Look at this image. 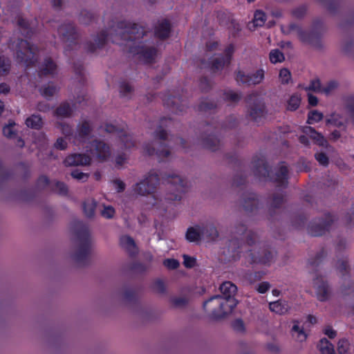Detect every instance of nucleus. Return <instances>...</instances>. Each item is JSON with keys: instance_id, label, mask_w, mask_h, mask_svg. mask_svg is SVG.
<instances>
[{"instance_id": "obj_1", "label": "nucleus", "mask_w": 354, "mask_h": 354, "mask_svg": "<svg viewBox=\"0 0 354 354\" xmlns=\"http://www.w3.org/2000/svg\"><path fill=\"white\" fill-rule=\"evenodd\" d=\"M115 37H111V41L120 46L125 45L128 47V52L134 55H138L145 64H151L154 62L157 55L156 47H147L144 37L147 31L142 26L129 21L122 20L113 26Z\"/></svg>"}, {"instance_id": "obj_2", "label": "nucleus", "mask_w": 354, "mask_h": 354, "mask_svg": "<svg viewBox=\"0 0 354 354\" xmlns=\"http://www.w3.org/2000/svg\"><path fill=\"white\" fill-rule=\"evenodd\" d=\"M221 295H214L203 302V308L208 313L210 319L219 320L232 313L236 303L232 299L237 291V287L231 281H227L220 286Z\"/></svg>"}, {"instance_id": "obj_3", "label": "nucleus", "mask_w": 354, "mask_h": 354, "mask_svg": "<svg viewBox=\"0 0 354 354\" xmlns=\"http://www.w3.org/2000/svg\"><path fill=\"white\" fill-rule=\"evenodd\" d=\"M254 175L259 180H269L276 184L277 187L286 189L288 185L289 170L285 162L272 174L264 158H254L252 160Z\"/></svg>"}, {"instance_id": "obj_4", "label": "nucleus", "mask_w": 354, "mask_h": 354, "mask_svg": "<svg viewBox=\"0 0 354 354\" xmlns=\"http://www.w3.org/2000/svg\"><path fill=\"white\" fill-rule=\"evenodd\" d=\"M74 235L80 241L77 251L73 254V260L78 264L87 265L91 251V237L88 226L81 221H74L72 224Z\"/></svg>"}, {"instance_id": "obj_5", "label": "nucleus", "mask_w": 354, "mask_h": 354, "mask_svg": "<svg viewBox=\"0 0 354 354\" xmlns=\"http://www.w3.org/2000/svg\"><path fill=\"white\" fill-rule=\"evenodd\" d=\"M170 118H162L160 120V125L153 133L154 140L151 144H146L144 146V151L148 156L156 155L160 161L163 160L170 155L168 145L166 144L167 140V133L163 127L167 123H171Z\"/></svg>"}, {"instance_id": "obj_6", "label": "nucleus", "mask_w": 354, "mask_h": 354, "mask_svg": "<svg viewBox=\"0 0 354 354\" xmlns=\"http://www.w3.org/2000/svg\"><path fill=\"white\" fill-rule=\"evenodd\" d=\"M234 233L240 236V238L234 236L228 242L227 247V252L228 260H236L240 258V254L242 252V247L243 239L246 238V243L249 246H252L255 243L257 239V234L252 231H247L245 224L238 223L234 227Z\"/></svg>"}, {"instance_id": "obj_7", "label": "nucleus", "mask_w": 354, "mask_h": 354, "mask_svg": "<svg viewBox=\"0 0 354 354\" xmlns=\"http://www.w3.org/2000/svg\"><path fill=\"white\" fill-rule=\"evenodd\" d=\"M15 43L17 62L24 64L26 67L35 66L38 62L37 48L23 39H17Z\"/></svg>"}, {"instance_id": "obj_8", "label": "nucleus", "mask_w": 354, "mask_h": 354, "mask_svg": "<svg viewBox=\"0 0 354 354\" xmlns=\"http://www.w3.org/2000/svg\"><path fill=\"white\" fill-rule=\"evenodd\" d=\"M169 192L166 194L165 199L167 202L179 201L183 194L187 191V181L180 176L175 174H168L165 176Z\"/></svg>"}, {"instance_id": "obj_9", "label": "nucleus", "mask_w": 354, "mask_h": 354, "mask_svg": "<svg viewBox=\"0 0 354 354\" xmlns=\"http://www.w3.org/2000/svg\"><path fill=\"white\" fill-rule=\"evenodd\" d=\"M245 101L248 108L247 117L254 122H260L266 113L265 104L259 99L255 93L248 94Z\"/></svg>"}, {"instance_id": "obj_10", "label": "nucleus", "mask_w": 354, "mask_h": 354, "mask_svg": "<svg viewBox=\"0 0 354 354\" xmlns=\"http://www.w3.org/2000/svg\"><path fill=\"white\" fill-rule=\"evenodd\" d=\"M57 32L62 41L68 43L64 49L66 55L79 46V33L73 23H65L61 25L58 28Z\"/></svg>"}, {"instance_id": "obj_11", "label": "nucleus", "mask_w": 354, "mask_h": 354, "mask_svg": "<svg viewBox=\"0 0 354 354\" xmlns=\"http://www.w3.org/2000/svg\"><path fill=\"white\" fill-rule=\"evenodd\" d=\"M335 218L330 213L324 214L321 218H315L308 226V232L313 236H320L328 232Z\"/></svg>"}, {"instance_id": "obj_12", "label": "nucleus", "mask_w": 354, "mask_h": 354, "mask_svg": "<svg viewBox=\"0 0 354 354\" xmlns=\"http://www.w3.org/2000/svg\"><path fill=\"white\" fill-rule=\"evenodd\" d=\"M159 182L158 175L156 172L150 171L143 180L133 186V190L136 194L147 196L154 193Z\"/></svg>"}, {"instance_id": "obj_13", "label": "nucleus", "mask_w": 354, "mask_h": 354, "mask_svg": "<svg viewBox=\"0 0 354 354\" xmlns=\"http://www.w3.org/2000/svg\"><path fill=\"white\" fill-rule=\"evenodd\" d=\"M203 128L204 131L201 136L203 147L212 151H217L221 145V140L217 135V127L206 123Z\"/></svg>"}, {"instance_id": "obj_14", "label": "nucleus", "mask_w": 354, "mask_h": 354, "mask_svg": "<svg viewBox=\"0 0 354 354\" xmlns=\"http://www.w3.org/2000/svg\"><path fill=\"white\" fill-rule=\"evenodd\" d=\"M322 26V20L317 19L313 21V30H304L295 24H290L289 28L292 30H297L299 39L302 42L313 44L319 39V29Z\"/></svg>"}, {"instance_id": "obj_15", "label": "nucleus", "mask_w": 354, "mask_h": 354, "mask_svg": "<svg viewBox=\"0 0 354 354\" xmlns=\"http://www.w3.org/2000/svg\"><path fill=\"white\" fill-rule=\"evenodd\" d=\"M265 72L263 69H258L253 73H247L242 70L235 71L234 79L239 85L247 86L259 84L264 79Z\"/></svg>"}, {"instance_id": "obj_16", "label": "nucleus", "mask_w": 354, "mask_h": 354, "mask_svg": "<svg viewBox=\"0 0 354 354\" xmlns=\"http://www.w3.org/2000/svg\"><path fill=\"white\" fill-rule=\"evenodd\" d=\"M160 98L162 100L164 106L175 114H180L185 112L188 108L186 101L180 95L176 96L163 94Z\"/></svg>"}, {"instance_id": "obj_17", "label": "nucleus", "mask_w": 354, "mask_h": 354, "mask_svg": "<svg viewBox=\"0 0 354 354\" xmlns=\"http://www.w3.org/2000/svg\"><path fill=\"white\" fill-rule=\"evenodd\" d=\"M93 127L90 121L84 120L76 127V132L73 136V143L80 146L86 142L92 133Z\"/></svg>"}, {"instance_id": "obj_18", "label": "nucleus", "mask_w": 354, "mask_h": 354, "mask_svg": "<svg viewBox=\"0 0 354 354\" xmlns=\"http://www.w3.org/2000/svg\"><path fill=\"white\" fill-rule=\"evenodd\" d=\"M86 151L102 160H106L111 156L108 145L101 140H93L86 147Z\"/></svg>"}, {"instance_id": "obj_19", "label": "nucleus", "mask_w": 354, "mask_h": 354, "mask_svg": "<svg viewBox=\"0 0 354 354\" xmlns=\"http://www.w3.org/2000/svg\"><path fill=\"white\" fill-rule=\"evenodd\" d=\"M249 262L251 264L257 263L266 266H270L274 259V255L268 248H260L256 255L252 250L248 252Z\"/></svg>"}, {"instance_id": "obj_20", "label": "nucleus", "mask_w": 354, "mask_h": 354, "mask_svg": "<svg viewBox=\"0 0 354 354\" xmlns=\"http://www.w3.org/2000/svg\"><path fill=\"white\" fill-rule=\"evenodd\" d=\"M104 130L107 133H117L125 149H131L135 146L136 142L133 137L128 134L124 129H120L111 124H106Z\"/></svg>"}, {"instance_id": "obj_21", "label": "nucleus", "mask_w": 354, "mask_h": 354, "mask_svg": "<svg viewBox=\"0 0 354 354\" xmlns=\"http://www.w3.org/2000/svg\"><path fill=\"white\" fill-rule=\"evenodd\" d=\"M91 158L85 153H72L66 157L64 163L67 167L86 166L90 165Z\"/></svg>"}, {"instance_id": "obj_22", "label": "nucleus", "mask_w": 354, "mask_h": 354, "mask_svg": "<svg viewBox=\"0 0 354 354\" xmlns=\"http://www.w3.org/2000/svg\"><path fill=\"white\" fill-rule=\"evenodd\" d=\"M171 32V25L170 21L164 19L158 21L154 28V35L159 39L165 40L170 36Z\"/></svg>"}, {"instance_id": "obj_23", "label": "nucleus", "mask_w": 354, "mask_h": 354, "mask_svg": "<svg viewBox=\"0 0 354 354\" xmlns=\"http://www.w3.org/2000/svg\"><path fill=\"white\" fill-rule=\"evenodd\" d=\"M108 39L109 35L107 33V31L102 30L96 35L94 39L95 42H87L86 44L85 48L88 53H95L97 49L103 48Z\"/></svg>"}, {"instance_id": "obj_24", "label": "nucleus", "mask_w": 354, "mask_h": 354, "mask_svg": "<svg viewBox=\"0 0 354 354\" xmlns=\"http://www.w3.org/2000/svg\"><path fill=\"white\" fill-rule=\"evenodd\" d=\"M314 285L316 288V294L318 300L325 301L329 297L328 286L322 277H317L314 279Z\"/></svg>"}, {"instance_id": "obj_25", "label": "nucleus", "mask_w": 354, "mask_h": 354, "mask_svg": "<svg viewBox=\"0 0 354 354\" xmlns=\"http://www.w3.org/2000/svg\"><path fill=\"white\" fill-rule=\"evenodd\" d=\"M120 246L129 254L130 257H135L138 249L134 240L128 235L122 236L120 239Z\"/></svg>"}, {"instance_id": "obj_26", "label": "nucleus", "mask_w": 354, "mask_h": 354, "mask_svg": "<svg viewBox=\"0 0 354 354\" xmlns=\"http://www.w3.org/2000/svg\"><path fill=\"white\" fill-rule=\"evenodd\" d=\"M243 207L248 212H253L259 208V199L254 193H249L243 198Z\"/></svg>"}, {"instance_id": "obj_27", "label": "nucleus", "mask_w": 354, "mask_h": 354, "mask_svg": "<svg viewBox=\"0 0 354 354\" xmlns=\"http://www.w3.org/2000/svg\"><path fill=\"white\" fill-rule=\"evenodd\" d=\"M57 68L56 63L50 57H46L39 68L38 75L40 77L53 75Z\"/></svg>"}, {"instance_id": "obj_28", "label": "nucleus", "mask_w": 354, "mask_h": 354, "mask_svg": "<svg viewBox=\"0 0 354 354\" xmlns=\"http://www.w3.org/2000/svg\"><path fill=\"white\" fill-rule=\"evenodd\" d=\"M303 132L305 134L308 135L310 138L314 140L316 145L320 147H327L328 141L326 139L321 133L316 131L313 127L306 126L303 128Z\"/></svg>"}, {"instance_id": "obj_29", "label": "nucleus", "mask_w": 354, "mask_h": 354, "mask_svg": "<svg viewBox=\"0 0 354 354\" xmlns=\"http://www.w3.org/2000/svg\"><path fill=\"white\" fill-rule=\"evenodd\" d=\"M218 236V232L213 223L202 224V237L207 241H214Z\"/></svg>"}, {"instance_id": "obj_30", "label": "nucleus", "mask_w": 354, "mask_h": 354, "mask_svg": "<svg viewBox=\"0 0 354 354\" xmlns=\"http://www.w3.org/2000/svg\"><path fill=\"white\" fill-rule=\"evenodd\" d=\"M185 237L189 242H196L200 241L201 239H203L202 225H196V227H188Z\"/></svg>"}, {"instance_id": "obj_31", "label": "nucleus", "mask_w": 354, "mask_h": 354, "mask_svg": "<svg viewBox=\"0 0 354 354\" xmlns=\"http://www.w3.org/2000/svg\"><path fill=\"white\" fill-rule=\"evenodd\" d=\"M269 308L271 311L275 313L283 315L288 312L290 306L287 301L280 299L277 301L270 302Z\"/></svg>"}, {"instance_id": "obj_32", "label": "nucleus", "mask_w": 354, "mask_h": 354, "mask_svg": "<svg viewBox=\"0 0 354 354\" xmlns=\"http://www.w3.org/2000/svg\"><path fill=\"white\" fill-rule=\"evenodd\" d=\"M26 125L30 129H40L43 126V120L39 114H32L25 121Z\"/></svg>"}, {"instance_id": "obj_33", "label": "nucleus", "mask_w": 354, "mask_h": 354, "mask_svg": "<svg viewBox=\"0 0 354 354\" xmlns=\"http://www.w3.org/2000/svg\"><path fill=\"white\" fill-rule=\"evenodd\" d=\"M17 25L23 31L22 34L26 37L30 38L32 37L34 30L27 19L23 18L22 17H19L17 19Z\"/></svg>"}, {"instance_id": "obj_34", "label": "nucleus", "mask_w": 354, "mask_h": 354, "mask_svg": "<svg viewBox=\"0 0 354 354\" xmlns=\"http://www.w3.org/2000/svg\"><path fill=\"white\" fill-rule=\"evenodd\" d=\"M97 203L94 199L88 198L82 203V208L85 216L88 218H92L94 216Z\"/></svg>"}, {"instance_id": "obj_35", "label": "nucleus", "mask_w": 354, "mask_h": 354, "mask_svg": "<svg viewBox=\"0 0 354 354\" xmlns=\"http://www.w3.org/2000/svg\"><path fill=\"white\" fill-rule=\"evenodd\" d=\"M73 110L69 103L65 102L61 103L55 109V114L57 117L68 118L71 115Z\"/></svg>"}, {"instance_id": "obj_36", "label": "nucleus", "mask_w": 354, "mask_h": 354, "mask_svg": "<svg viewBox=\"0 0 354 354\" xmlns=\"http://www.w3.org/2000/svg\"><path fill=\"white\" fill-rule=\"evenodd\" d=\"M317 347L321 354H335L334 346L325 337L320 339Z\"/></svg>"}, {"instance_id": "obj_37", "label": "nucleus", "mask_w": 354, "mask_h": 354, "mask_svg": "<svg viewBox=\"0 0 354 354\" xmlns=\"http://www.w3.org/2000/svg\"><path fill=\"white\" fill-rule=\"evenodd\" d=\"M216 19L221 26H227L233 21L231 13L226 10L216 11Z\"/></svg>"}, {"instance_id": "obj_38", "label": "nucleus", "mask_w": 354, "mask_h": 354, "mask_svg": "<svg viewBox=\"0 0 354 354\" xmlns=\"http://www.w3.org/2000/svg\"><path fill=\"white\" fill-rule=\"evenodd\" d=\"M230 63H227L226 59L224 58L223 55H220L219 57L213 59L211 62V70L213 72H216L223 69L225 66L230 65Z\"/></svg>"}, {"instance_id": "obj_39", "label": "nucleus", "mask_w": 354, "mask_h": 354, "mask_svg": "<svg viewBox=\"0 0 354 354\" xmlns=\"http://www.w3.org/2000/svg\"><path fill=\"white\" fill-rule=\"evenodd\" d=\"M11 68L10 59L0 53V76H6Z\"/></svg>"}, {"instance_id": "obj_40", "label": "nucleus", "mask_w": 354, "mask_h": 354, "mask_svg": "<svg viewBox=\"0 0 354 354\" xmlns=\"http://www.w3.org/2000/svg\"><path fill=\"white\" fill-rule=\"evenodd\" d=\"M337 270L344 279L350 277V267L346 259L338 261Z\"/></svg>"}, {"instance_id": "obj_41", "label": "nucleus", "mask_w": 354, "mask_h": 354, "mask_svg": "<svg viewBox=\"0 0 354 354\" xmlns=\"http://www.w3.org/2000/svg\"><path fill=\"white\" fill-rule=\"evenodd\" d=\"M217 104L214 101L203 100L201 102L198 106V111L200 112H211L216 109Z\"/></svg>"}, {"instance_id": "obj_42", "label": "nucleus", "mask_w": 354, "mask_h": 354, "mask_svg": "<svg viewBox=\"0 0 354 354\" xmlns=\"http://www.w3.org/2000/svg\"><path fill=\"white\" fill-rule=\"evenodd\" d=\"M266 21V13L261 10H257L254 14L253 25L254 27H261Z\"/></svg>"}, {"instance_id": "obj_43", "label": "nucleus", "mask_w": 354, "mask_h": 354, "mask_svg": "<svg viewBox=\"0 0 354 354\" xmlns=\"http://www.w3.org/2000/svg\"><path fill=\"white\" fill-rule=\"evenodd\" d=\"M119 88L120 96L122 97H129L133 91V88L131 84L125 81H122L120 83Z\"/></svg>"}, {"instance_id": "obj_44", "label": "nucleus", "mask_w": 354, "mask_h": 354, "mask_svg": "<svg viewBox=\"0 0 354 354\" xmlns=\"http://www.w3.org/2000/svg\"><path fill=\"white\" fill-rule=\"evenodd\" d=\"M284 202V197L282 194H274L272 195L270 202V212L272 209L281 207Z\"/></svg>"}, {"instance_id": "obj_45", "label": "nucleus", "mask_w": 354, "mask_h": 354, "mask_svg": "<svg viewBox=\"0 0 354 354\" xmlns=\"http://www.w3.org/2000/svg\"><path fill=\"white\" fill-rule=\"evenodd\" d=\"M270 60L272 63H281L282 62L285 57L283 53L279 49L272 50L269 55Z\"/></svg>"}, {"instance_id": "obj_46", "label": "nucleus", "mask_w": 354, "mask_h": 354, "mask_svg": "<svg viewBox=\"0 0 354 354\" xmlns=\"http://www.w3.org/2000/svg\"><path fill=\"white\" fill-rule=\"evenodd\" d=\"M15 126V122L13 121H10L8 124L3 127L2 131L3 135L8 138H14L17 135V133L14 129Z\"/></svg>"}, {"instance_id": "obj_47", "label": "nucleus", "mask_w": 354, "mask_h": 354, "mask_svg": "<svg viewBox=\"0 0 354 354\" xmlns=\"http://www.w3.org/2000/svg\"><path fill=\"white\" fill-rule=\"evenodd\" d=\"M301 102L300 97L297 95H292L288 101L287 109L291 111H296Z\"/></svg>"}, {"instance_id": "obj_48", "label": "nucleus", "mask_w": 354, "mask_h": 354, "mask_svg": "<svg viewBox=\"0 0 354 354\" xmlns=\"http://www.w3.org/2000/svg\"><path fill=\"white\" fill-rule=\"evenodd\" d=\"M326 252L324 248H322L314 258L309 259V264L313 267L317 266L326 257Z\"/></svg>"}, {"instance_id": "obj_49", "label": "nucleus", "mask_w": 354, "mask_h": 354, "mask_svg": "<svg viewBox=\"0 0 354 354\" xmlns=\"http://www.w3.org/2000/svg\"><path fill=\"white\" fill-rule=\"evenodd\" d=\"M323 114L321 112L317 111H311L308 114L307 123L309 124H313L314 123L318 122L323 119Z\"/></svg>"}, {"instance_id": "obj_50", "label": "nucleus", "mask_w": 354, "mask_h": 354, "mask_svg": "<svg viewBox=\"0 0 354 354\" xmlns=\"http://www.w3.org/2000/svg\"><path fill=\"white\" fill-rule=\"evenodd\" d=\"M53 190L62 196H66L68 191L67 185L64 183L60 181H56L55 183Z\"/></svg>"}, {"instance_id": "obj_51", "label": "nucleus", "mask_w": 354, "mask_h": 354, "mask_svg": "<svg viewBox=\"0 0 354 354\" xmlns=\"http://www.w3.org/2000/svg\"><path fill=\"white\" fill-rule=\"evenodd\" d=\"M323 3L326 9L331 13H335L339 8V3L337 0H317Z\"/></svg>"}, {"instance_id": "obj_52", "label": "nucleus", "mask_w": 354, "mask_h": 354, "mask_svg": "<svg viewBox=\"0 0 354 354\" xmlns=\"http://www.w3.org/2000/svg\"><path fill=\"white\" fill-rule=\"evenodd\" d=\"M58 125L61 132L65 136L66 138H68L69 140H71V137L73 138V129L70 124L64 122H60L58 124Z\"/></svg>"}, {"instance_id": "obj_53", "label": "nucleus", "mask_w": 354, "mask_h": 354, "mask_svg": "<svg viewBox=\"0 0 354 354\" xmlns=\"http://www.w3.org/2000/svg\"><path fill=\"white\" fill-rule=\"evenodd\" d=\"M307 221V218L304 214H298L293 217L292 220V226L297 229L304 227L305 223Z\"/></svg>"}, {"instance_id": "obj_54", "label": "nucleus", "mask_w": 354, "mask_h": 354, "mask_svg": "<svg viewBox=\"0 0 354 354\" xmlns=\"http://www.w3.org/2000/svg\"><path fill=\"white\" fill-rule=\"evenodd\" d=\"M57 88L56 86L53 84H48L45 86L41 91V95L47 98L50 99L56 93Z\"/></svg>"}, {"instance_id": "obj_55", "label": "nucleus", "mask_w": 354, "mask_h": 354, "mask_svg": "<svg viewBox=\"0 0 354 354\" xmlns=\"http://www.w3.org/2000/svg\"><path fill=\"white\" fill-rule=\"evenodd\" d=\"M223 95L225 101H230L232 102H238L241 98V94L235 93L233 91H225Z\"/></svg>"}, {"instance_id": "obj_56", "label": "nucleus", "mask_w": 354, "mask_h": 354, "mask_svg": "<svg viewBox=\"0 0 354 354\" xmlns=\"http://www.w3.org/2000/svg\"><path fill=\"white\" fill-rule=\"evenodd\" d=\"M94 18H95V17H94L93 13H92L90 11L85 10H82L80 12V20L81 21V22H82L85 24H88L91 22H92L93 20L94 19Z\"/></svg>"}, {"instance_id": "obj_57", "label": "nucleus", "mask_w": 354, "mask_h": 354, "mask_svg": "<svg viewBox=\"0 0 354 354\" xmlns=\"http://www.w3.org/2000/svg\"><path fill=\"white\" fill-rule=\"evenodd\" d=\"M315 160L319 162V165L327 167L329 164V158L326 153L317 152L315 154Z\"/></svg>"}, {"instance_id": "obj_58", "label": "nucleus", "mask_w": 354, "mask_h": 354, "mask_svg": "<svg viewBox=\"0 0 354 354\" xmlns=\"http://www.w3.org/2000/svg\"><path fill=\"white\" fill-rule=\"evenodd\" d=\"M349 349V342L346 339H339L337 344V351L339 354H346Z\"/></svg>"}, {"instance_id": "obj_59", "label": "nucleus", "mask_w": 354, "mask_h": 354, "mask_svg": "<svg viewBox=\"0 0 354 354\" xmlns=\"http://www.w3.org/2000/svg\"><path fill=\"white\" fill-rule=\"evenodd\" d=\"M279 76L280 81L283 84H288L291 80V73L290 71L285 68L280 70Z\"/></svg>"}, {"instance_id": "obj_60", "label": "nucleus", "mask_w": 354, "mask_h": 354, "mask_svg": "<svg viewBox=\"0 0 354 354\" xmlns=\"http://www.w3.org/2000/svg\"><path fill=\"white\" fill-rule=\"evenodd\" d=\"M71 175L73 178L82 182L86 181L89 176L88 174L84 173L77 169L73 170L71 173Z\"/></svg>"}, {"instance_id": "obj_61", "label": "nucleus", "mask_w": 354, "mask_h": 354, "mask_svg": "<svg viewBox=\"0 0 354 354\" xmlns=\"http://www.w3.org/2000/svg\"><path fill=\"white\" fill-rule=\"evenodd\" d=\"M346 107L352 122L354 123V95H350L347 97Z\"/></svg>"}, {"instance_id": "obj_62", "label": "nucleus", "mask_w": 354, "mask_h": 354, "mask_svg": "<svg viewBox=\"0 0 354 354\" xmlns=\"http://www.w3.org/2000/svg\"><path fill=\"white\" fill-rule=\"evenodd\" d=\"M199 87L203 92H207L211 89L212 84L207 77H201L200 78Z\"/></svg>"}, {"instance_id": "obj_63", "label": "nucleus", "mask_w": 354, "mask_h": 354, "mask_svg": "<svg viewBox=\"0 0 354 354\" xmlns=\"http://www.w3.org/2000/svg\"><path fill=\"white\" fill-rule=\"evenodd\" d=\"M307 12V8L305 5L300 6L292 11V15L297 19L303 18Z\"/></svg>"}, {"instance_id": "obj_64", "label": "nucleus", "mask_w": 354, "mask_h": 354, "mask_svg": "<svg viewBox=\"0 0 354 354\" xmlns=\"http://www.w3.org/2000/svg\"><path fill=\"white\" fill-rule=\"evenodd\" d=\"M345 221L347 227L354 225V204L346 214Z\"/></svg>"}]
</instances>
